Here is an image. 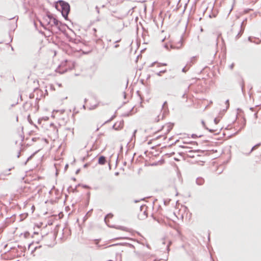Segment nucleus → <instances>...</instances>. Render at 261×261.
Listing matches in <instances>:
<instances>
[{
    "label": "nucleus",
    "mask_w": 261,
    "mask_h": 261,
    "mask_svg": "<svg viewBox=\"0 0 261 261\" xmlns=\"http://www.w3.org/2000/svg\"><path fill=\"white\" fill-rule=\"evenodd\" d=\"M122 238H117L114 239L110 240L107 241H103L101 239H96L94 240V243L99 249L106 248L109 247H112L118 245V244H111L113 241L114 240H120Z\"/></svg>",
    "instance_id": "f257e3e1"
},
{
    "label": "nucleus",
    "mask_w": 261,
    "mask_h": 261,
    "mask_svg": "<svg viewBox=\"0 0 261 261\" xmlns=\"http://www.w3.org/2000/svg\"><path fill=\"white\" fill-rule=\"evenodd\" d=\"M220 121V118H215L214 120L210 123L209 127L207 128L209 131L216 134H219V132L222 128V125L219 123Z\"/></svg>",
    "instance_id": "f03ea898"
},
{
    "label": "nucleus",
    "mask_w": 261,
    "mask_h": 261,
    "mask_svg": "<svg viewBox=\"0 0 261 261\" xmlns=\"http://www.w3.org/2000/svg\"><path fill=\"white\" fill-rule=\"evenodd\" d=\"M56 8L59 11H61L63 16L67 17L70 11V6L69 4L63 1H59L56 5Z\"/></svg>",
    "instance_id": "7ed1b4c3"
},
{
    "label": "nucleus",
    "mask_w": 261,
    "mask_h": 261,
    "mask_svg": "<svg viewBox=\"0 0 261 261\" xmlns=\"http://www.w3.org/2000/svg\"><path fill=\"white\" fill-rule=\"evenodd\" d=\"M183 46V38L180 37L179 38L173 39L171 42V47L174 49H180Z\"/></svg>",
    "instance_id": "20e7f679"
},
{
    "label": "nucleus",
    "mask_w": 261,
    "mask_h": 261,
    "mask_svg": "<svg viewBox=\"0 0 261 261\" xmlns=\"http://www.w3.org/2000/svg\"><path fill=\"white\" fill-rule=\"evenodd\" d=\"M63 67H65L67 69H72L75 66L74 62L71 61L65 60L62 63Z\"/></svg>",
    "instance_id": "39448f33"
},
{
    "label": "nucleus",
    "mask_w": 261,
    "mask_h": 261,
    "mask_svg": "<svg viewBox=\"0 0 261 261\" xmlns=\"http://www.w3.org/2000/svg\"><path fill=\"white\" fill-rule=\"evenodd\" d=\"M45 20H46V21H47L48 25H49L50 26L58 25L57 20L53 17H51L50 16H47L45 18Z\"/></svg>",
    "instance_id": "423d86ee"
},
{
    "label": "nucleus",
    "mask_w": 261,
    "mask_h": 261,
    "mask_svg": "<svg viewBox=\"0 0 261 261\" xmlns=\"http://www.w3.org/2000/svg\"><path fill=\"white\" fill-rule=\"evenodd\" d=\"M173 126L171 124L167 123L164 125L162 127V130L165 132V134L167 135L172 129Z\"/></svg>",
    "instance_id": "0eeeda50"
},
{
    "label": "nucleus",
    "mask_w": 261,
    "mask_h": 261,
    "mask_svg": "<svg viewBox=\"0 0 261 261\" xmlns=\"http://www.w3.org/2000/svg\"><path fill=\"white\" fill-rule=\"evenodd\" d=\"M106 163V158L103 156H101L98 159V163L100 165H104Z\"/></svg>",
    "instance_id": "6e6552de"
},
{
    "label": "nucleus",
    "mask_w": 261,
    "mask_h": 261,
    "mask_svg": "<svg viewBox=\"0 0 261 261\" xmlns=\"http://www.w3.org/2000/svg\"><path fill=\"white\" fill-rule=\"evenodd\" d=\"M155 65H156V66H157L158 67H161V66H166V65H167V64H161V63H155V62H154V63H153L151 64V66H152H152H154Z\"/></svg>",
    "instance_id": "1a4fd4ad"
},
{
    "label": "nucleus",
    "mask_w": 261,
    "mask_h": 261,
    "mask_svg": "<svg viewBox=\"0 0 261 261\" xmlns=\"http://www.w3.org/2000/svg\"><path fill=\"white\" fill-rule=\"evenodd\" d=\"M204 179H202V178H198L197 179V183L198 184V185H202L203 183H204Z\"/></svg>",
    "instance_id": "9d476101"
},
{
    "label": "nucleus",
    "mask_w": 261,
    "mask_h": 261,
    "mask_svg": "<svg viewBox=\"0 0 261 261\" xmlns=\"http://www.w3.org/2000/svg\"><path fill=\"white\" fill-rule=\"evenodd\" d=\"M166 72V70H161L159 71L158 73H156V74L158 76H161L163 73H165Z\"/></svg>",
    "instance_id": "9b49d317"
},
{
    "label": "nucleus",
    "mask_w": 261,
    "mask_h": 261,
    "mask_svg": "<svg viewBox=\"0 0 261 261\" xmlns=\"http://www.w3.org/2000/svg\"><path fill=\"white\" fill-rule=\"evenodd\" d=\"M234 63L231 64V65L230 66V69H232L233 67H234Z\"/></svg>",
    "instance_id": "f8f14e48"
},
{
    "label": "nucleus",
    "mask_w": 261,
    "mask_h": 261,
    "mask_svg": "<svg viewBox=\"0 0 261 261\" xmlns=\"http://www.w3.org/2000/svg\"><path fill=\"white\" fill-rule=\"evenodd\" d=\"M163 139H165L166 138V135H164V136H163Z\"/></svg>",
    "instance_id": "ddd939ff"
},
{
    "label": "nucleus",
    "mask_w": 261,
    "mask_h": 261,
    "mask_svg": "<svg viewBox=\"0 0 261 261\" xmlns=\"http://www.w3.org/2000/svg\"><path fill=\"white\" fill-rule=\"evenodd\" d=\"M255 146L253 147L252 148V149H251V151H252L254 149V148H255Z\"/></svg>",
    "instance_id": "4468645a"
},
{
    "label": "nucleus",
    "mask_w": 261,
    "mask_h": 261,
    "mask_svg": "<svg viewBox=\"0 0 261 261\" xmlns=\"http://www.w3.org/2000/svg\"><path fill=\"white\" fill-rule=\"evenodd\" d=\"M183 71H184V72H186L185 69L184 68L183 69Z\"/></svg>",
    "instance_id": "2eb2a0df"
},
{
    "label": "nucleus",
    "mask_w": 261,
    "mask_h": 261,
    "mask_svg": "<svg viewBox=\"0 0 261 261\" xmlns=\"http://www.w3.org/2000/svg\"><path fill=\"white\" fill-rule=\"evenodd\" d=\"M108 261H113V260H108Z\"/></svg>",
    "instance_id": "dca6fc26"
}]
</instances>
